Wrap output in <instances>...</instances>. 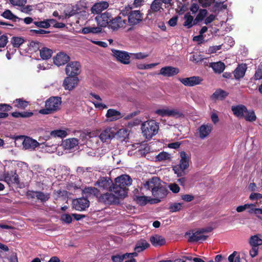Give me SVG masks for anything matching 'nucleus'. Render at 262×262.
I'll return each instance as SVG.
<instances>
[{
	"label": "nucleus",
	"mask_w": 262,
	"mask_h": 262,
	"mask_svg": "<svg viewBox=\"0 0 262 262\" xmlns=\"http://www.w3.org/2000/svg\"><path fill=\"white\" fill-rule=\"evenodd\" d=\"M233 115L238 118H245L246 121L252 122L256 120V117L252 110H248L243 104L232 105L231 108Z\"/></svg>",
	"instance_id": "obj_1"
},
{
	"label": "nucleus",
	"mask_w": 262,
	"mask_h": 262,
	"mask_svg": "<svg viewBox=\"0 0 262 262\" xmlns=\"http://www.w3.org/2000/svg\"><path fill=\"white\" fill-rule=\"evenodd\" d=\"M108 190L109 192L103 194L101 193L99 200L100 202L107 204H117L119 202L120 199L124 198L122 195L123 193H121L123 191H118L113 186L112 188Z\"/></svg>",
	"instance_id": "obj_2"
},
{
	"label": "nucleus",
	"mask_w": 262,
	"mask_h": 262,
	"mask_svg": "<svg viewBox=\"0 0 262 262\" xmlns=\"http://www.w3.org/2000/svg\"><path fill=\"white\" fill-rule=\"evenodd\" d=\"M132 179L130 176L127 174H122L115 179V183L113 186L118 191H123L121 193H123L122 195L125 198L127 194L128 187L132 185Z\"/></svg>",
	"instance_id": "obj_3"
},
{
	"label": "nucleus",
	"mask_w": 262,
	"mask_h": 262,
	"mask_svg": "<svg viewBox=\"0 0 262 262\" xmlns=\"http://www.w3.org/2000/svg\"><path fill=\"white\" fill-rule=\"evenodd\" d=\"M159 124L155 121L151 120L143 122L141 125V130L143 136L149 140L158 133Z\"/></svg>",
	"instance_id": "obj_4"
},
{
	"label": "nucleus",
	"mask_w": 262,
	"mask_h": 262,
	"mask_svg": "<svg viewBox=\"0 0 262 262\" xmlns=\"http://www.w3.org/2000/svg\"><path fill=\"white\" fill-rule=\"evenodd\" d=\"M180 162L178 165L173 167L174 173L178 177H181L186 174V170L189 167L190 162V156L185 151L180 153Z\"/></svg>",
	"instance_id": "obj_5"
},
{
	"label": "nucleus",
	"mask_w": 262,
	"mask_h": 262,
	"mask_svg": "<svg viewBox=\"0 0 262 262\" xmlns=\"http://www.w3.org/2000/svg\"><path fill=\"white\" fill-rule=\"evenodd\" d=\"M61 103V98L52 97L46 102V108L40 110L39 112L41 114H49L58 110Z\"/></svg>",
	"instance_id": "obj_6"
},
{
	"label": "nucleus",
	"mask_w": 262,
	"mask_h": 262,
	"mask_svg": "<svg viewBox=\"0 0 262 262\" xmlns=\"http://www.w3.org/2000/svg\"><path fill=\"white\" fill-rule=\"evenodd\" d=\"M210 229H202L198 230L192 233H187L189 242H198L205 241L208 236L206 233L211 231Z\"/></svg>",
	"instance_id": "obj_7"
},
{
	"label": "nucleus",
	"mask_w": 262,
	"mask_h": 262,
	"mask_svg": "<svg viewBox=\"0 0 262 262\" xmlns=\"http://www.w3.org/2000/svg\"><path fill=\"white\" fill-rule=\"evenodd\" d=\"M81 72V65L78 61L69 62L66 68V73L70 77H77Z\"/></svg>",
	"instance_id": "obj_8"
},
{
	"label": "nucleus",
	"mask_w": 262,
	"mask_h": 262,
	"mask_svg": "<svg viewBox=\"0 0 262 262\" xmlns=\"http://www.w3.org/2000/svg\"><path fill=\"white\" fill-rule=\"evenodd\" d=\"M113 184L111 179L106 177H100L96 181L95 185L100 192V191L107 190L112 188Z\"/></svg>",
	"instance_id": "obj_9"
},
{
	"label": "nucleus",
	"mask_w": 262,
	"mask_h": 262,
	"mask_svg": "<svg viewBox=\"0 0 262 262\" xmlns=\"http://www.w3.org/2000/svg\"><path fill=\"white\" fill-rule=\"evenodd\" d=\"M151 194L153 196L151 204H156L161 202V200L167 195V190L161 184L158 189L154 190Z\"/></svg>",
	"instance_id": "obj_10"
},
{
	"label": "nucleus",
	"mask_w": 262,
	"mask_h": 262,
	"mask_svg": "<svg viewBox=\"0 0 262 262\" xmlns=\"http://www.w3.org/2000/svg\"><path fill=\"white\" fill-rule=\"evenodd\" d=\"M95 19L97 23V27L101 29L102 27H106L109 23L112 22V17L110 13L104 12L97 15Z\"/></svg>",
	"instance_id": "obj_11"
},
{
	"label": "nucleus",
	"mask_w": 262,
	"mask_h": 262,
	"mask_svg": "<svg viewBox=\"0 0 262 262\" xmlns=\"http://www.w3.org/2000/svg\"><path fill=\"white\" fill-rule=\"evenodd\" d=\"M79 81L78 77L68 76L64 78L62 86L66 90L72 91L78 85Z\"/></svg>",
	"instance_id": "obj_12"
},
{
	"label": "nucleus",
	"mask_w": 262,
	"mask_h": 262,
	"mask_svg": "<svg viewBox=\"0 0 262 262\" xmlns=\"http://www.w3.org/2000/svg\"><path fill=\"white\" fill-rule=\"evenodd\" d=\"M39 141L38 142L31 138L26 137L24 139L22 142L23 148L25 149L33 150L36 147H39L40 145H42V142L40 140H39Z\"/></svg>",
	"instance_id": "obj_13"
},
{
	"label": "nucleus",
	"mask_w": 262,
	"mask_h": 262,
	"mask_svg": "<svg viewBox=\"0 0 262 262\" xmlns=\"http://www.w3.org/2000/svg\"><path fill=\"white\" fill-rule=\"evenodd\" d=\"M142 15L139 10L131 11L128 13V22L130 26L138 24L142 21Z\"/></svg>",
	"instance_id": "obj_14"
},
{
	"label": "nucleus",
	"mask_w": 262,
	"mask_h": 262,
	"mask_svg": "<svg viewBox=\"0 0 262 262\" xmlns=\"http://www.w3.org/2000/svg\"><path fill=\"white\" fill-rule=\"evenodd\" d=\"M114 57L120 62L128 64L130 63V56L127 52L120 50H112Z\"/></svg>",
	"instance_id": "obj_15"
},
{
	"label": "nucleus",
	"mask_w": 262,
	"mask_h": 262,
	"mask_svg": "<svg viewBox=\"0 0 262 262\" xmlns=\"http://www.w3.org/2000/svg\"><path fill=\"white\" fill-rule=\"evenodd\" d=\"M73 207L78 211H83L90 205L89 201L84 198L74 200L72 202Z\"/></svg>",
	"instance_id": "obj_16"
},
{
	"label": "nucleus",
	"mask_w": 262,
	"mask_h": 262,
	"mask_svg": "<svg viewBox=\"0 0 262 262\" xmlns=\"http://www.w3.org/2000/svg\"><path fill=\"white\" fill-rule=\"evenodd\" d=\"M161 184H162L159 178L158 177H154L144 183L143 187L144 189L149 190L151 192H152L154 190L158 189V187H160Z\"/></svg>",
	"instance_id": "obj_17"
},
{
	"label": "nucleus",
	"mask_w": 262,
	"mask_h": 262,
	"mask_svg": "<svg viewBox=\"0 0 262 262\" xmlns=\"http://www.w3.org/2000/svg\"><path fill=\"white\" fill-rule=\"evenodd\" d=\"M34 47L39 49L40 56L43 60H47L50 58L52 55L53 51L51 49L42 47L41 44L39 42L34 43Z\"/></svg>",
	"instance_id": "obj_18"
},
{
	"label": "nucleus",
	"mask_w": 262,
	"mask_h": 262,
	"mask_svg": "<svg viewBox=\"0 0 262 262\" xmlns=\"http://www.w3.org/2000/svg\"><path fill=\"white\" fill-rule=\"evenodd\" d=\"M179 80L185 86H193L200 84L203 79L199 76H192L188 78H180Z\"/></svg>",
	"instance_id": "obj_19"
},
{
	"label": "nucleus",
	"mask_w": 262,
	"mask_h": 262,
	"mask_svg": "<svg viewBox=\"0 0 262 262\" xmlns=\"http://www.w3.org/2000/svg\"><path fill=\"white\" fill-rule=\"evenodd\" d=\"M179 72L180 70L177 68L171 66H166L160 69L159 74L164 77H170L177 75Z\"/></svg>",
	"instance_id": "obj_20"
},
{
	"label": "nucleus",
	"mask_w": 262,
	"mask_h": 262,
	"mask_svg": "<svg viewBox=\"0 0 262 262\" xmlns=\"http://www.w3.org/2000/svg\"><path fill=\"white\" fill-rule=\"evenodd\" d=\"M123 115L119 111L114 108L107 110L105 114L107 120L109 122L115 121L123 117Z\"/></svg>",
	"instance_id": "obj_21"
},
{
	"label": "nucleus",
	"mask_w": 262,
	"mask_h": 262,
	"mask_svg": "<svg viewBox=\"0 0 262 262\" xmlns=\"http://www.w3.org/2000/svg\"><path fill=\"white\" fill-rule=\"evenodd\" d=\"M0 181H4L8 184L12 183H18V175L13 171L8 172L4 173L3 177L0 178Z\"/></svg>",
	"instance_id": "obj_22"
},
{
	"label": "nucleus",
	"mask_w": 262,
	"mask_h": 262,
	"mask_svg": "<svg viewBox=\"0 0 262 262\" xmlns=\"http://www.w3.org/2000/svg\"><path fill=\"white\" fill-rule=\"evenodd\" d=\"M212 130V125L210 124H203L198 129L199 138L204 139L207 138Z\"/></svg>",
	"instance_id": "obj_23"
},
{
	"label": "nucleus",
	"mask_w": 262,
	"mask_h": 262,
	"mask_svg": "<svg viewBox=\"0 0 262 262\" xmlns=\"http://www.w3.org/2000/svg\"><path fill=\"white\" fill-rule=\"evenodd\" d=\"M109 6L108 3L106 1H100L95 3L91 8V11L92 14H99L102 11L106 9Z\"/></svg>",
	"instance_id": "obj_24"
},
{
	"label": "nucleus",
	"mask_w": 262,
	"mask_h": 262,
	"mask_svg": "<svg viewBox=\"0 0 262 262\" xmlns=\"http://www.w3.org/2000/svg\"><path fill=\"white\" fill-rule=\"evenodd\" d=\"M115 136V132L114 129L108 127L101 132L99 138L102 142H107L109 140L113 139Z\"/></svg>",
	"instance_id": "obj_25"
},
{
	"label": "nucleus",
	"mask_w": 262,
	"mask_h": 262,
	"mask_svg": "<svg viewBox=\"0 0 262 262\" xmlns=\"http://www.w3.org/2000/svg\"><path fill=\"white\" fill-rule=\"evenodd\" d=\"M70 59L69 56L66 53L60 52L53 58L55 64L60 66L66 63Z\"/></svg>",
	"instance_id": "obj_26"
},
{
	"label": "nucleus",
	"mask_w": 262,
	"mask_h": 262,
	"mask_svg": "<svg viewBox=\"0 0 262 262\" xmlns=\"http://www.w3.org/2000/svg\"><path fill=\"white\" fill-rule=\"evenodd\" d=\"M126 24V20L123 19L121 17L118 16L114 19H112L111 28L113 30H117L119 28H125Z\"/></svg>",
	"instance_id": "obj_27"
},
{
	"label": "nucleus",
	"mask_w": 262,
	"mask_h": 262,
	"mask_svg": "<svg viewBox=\"0 0 262 262\" xmlns=\"http://www.w3.org/2000/svg\"><path fill=\"white\" fill-rule=\"evenodd\" d=\"M86 7V3L84 1L81 0L72 6V10L70 12L69 15L72 16L76 13L83 11Z\"/></svg>",
	"instance_id": "obj_28"
},
{
	"label": "nucleus",
	"mask_w": 262,
	"mask_h": 262,
	"mask_svg": "<svg viewBox=\"0 0 262 262\" xmlns=\"http://www.w3.org/2000/svg\"><path fill=\"white\" fill-rule=\"evenodd\" d=\"M83 192L88 197L95 196L98 199V201L99 200V196L101 194V193L97 187H86L84 189Z\"/></svg>",
	"instance_id": "obj_29"
},
{
	"label": "nucleus",
	"mask_w": 262,
	"mask_h": 262,
	"mask_svg": "<svg viewBox=\"0 0 262 262\" xmlns=\"http://www.w3.org/2000/svg\"><path fill=\"white\" fill-rule=\"evenodd\" d=\"M149 247V244L144 239H140L136 244L135 251L137 253L142 252Z\"/></svg>",
	"instance_id": "obj_30"
},
{
	"label": "nucleus",
	"mask_w": 262,
	"mask_h": 262,
	"mask_svg": "<svg viewBox=\"0 0 262 262\" xmlns=\"http://www.w3.org/2000/svg\"><path fill=\"white\" fill-rule=\"evenodd\" d=\"M247 70L246 64H239L234 70V75L235 79H238L243 77Z\"/></svg>",
	"instance_id": "obj_31"
},
{
	"label": "nucleus",
	"mask_w": 262,
	"mask_h": 262,
	"mask_svg": "<svg viewBox=\"0 0 262 262\" xmlns=\"http://www.w3.org/2000/svg\"><path fill=\"white\" fill-rule=\"evenodd\" d=\"M137 254L136 252L133 253H126L123 255L117 254L115 255H113L111 257V259L113 262H122L124 259H126L127 258H129L130 257L133 256H137Z\"/></svg>",
	"instance_id": "obj_32"
},
{
	"label": "nucleus",
	"mask_w": 262,
	"mask_h": 262,
	"mask_svg": "<svg viewBox=\"0 0 262 262\" xmlns=\"http://www.w3.org/2000/svg\"><path fill=\"white\" fill-rule=\"evenodd\" d=\"M150 242L155 247L161 246L165 244V239L161 236L157 234L150 236Z\"/></svg>",
	"instance_id": "obj_33"
},
{
	"label": "nucleus",
	"mask_w": 262,
	"mask_h": 262,
	"mask_svg": "<svg viewBox=\"0 0 262 262\" xmlns=\"http://www.w3.org/2000/svg\"><path fill=\"white\" fill-rule=\"evenodd\" d=\"M78 144V141L76 138L66 139L62 142V145L66 149H71Z\"/></svg>",
	"instance_id": "obj_34"
},
{
	"label": "nucleus",
	"mask_w": 262,
	"mask_h": 262,
	"mask_svg": "<svg viewBox=\"0 0 262 262\" xmlns=\"http://www.w3.org/2000/svg\"><path fill=\"white\" fill-rule=\"evenodd\" d=\"M209 67L215 73L219 74L222 73L225 68V64L221 61L210 63Z\"/></svg>",
	"instance_id": "obj_35"
},
{
	"label": "nucleus",
	"mask_w": 262,
	"mask_h": 262,
	"mask_svg": "<svg viewBox=\"0 0 262 262\" xmlns=\"http://www.w3.org/2000/svg\"><path fill=\"white\" fill-rule=\"evenodd\" d=\"M39 148L42 151L52 153L54 152L56 149V145L50 144L48 142H42V145H39Z\"/></svg>",
	"instance_id": "obj_36"
},
{
	"label": "nucleus",
	"mask_w": 262,
	"mask_h": 262,
	"mask_svg": "<svg viewBox=\"0 0 262 262\" xmlns=\"http://www.w3.org/2000/svg\"><path fill=\"white\" fill-rule=\"evenodd\" d=\"M249 242L251 246H257V247H258L259 246L262 245L261 235L257 234L251 236Z\"/></svg>",
	"instance_id": "obj_37"
},
{
	"label": "nucleus",
	"mask_w": 262,
	"mask_h": 262,
	"mask_svg": "<svg viewBox=\"0 0 262 262\" xmlns=\"http://www.w3.org/2000/svg\"><path fill=\"white\" fill-rule=\"evenodd\" d=\"M102 29L100 27H86L83 28L81 31H79L80 33H81L84 34H88V33H98L101 32Z\"/></svg>",
	"instance_id": "obj_38"
},
{
	"label": "nucleus",
	"mask_w": 262,
	"mask_h": 262,
	"mask_svg": "<svg viewBox=\"0 0 262 262\" xmlns=\"http://www.w3.org/2000/svg\"><path fill=\"white\" fill-rule=\"evenodd\" d=\"M68 129H57L54 130L50 133V135L54 137L64 138L68 135Z\"/></svg>",
	"instance_id": "obj_39"
},
{
	"label": "nucleus",
	"mask_w": 262,
	"mask_h": 262,
	"mask_svg": "<svg viewBox=\"0 0 262 262\" xmlns=\"http://www.w3.org/2000/svg\"><path fill=\"white\" fill-rule=\"evenodd\" d=\"M151 200L152 198L151 197L145 195L137 196L136 197L137 202L141 205H145L147 203L151 204Z\"/></svg>",
	"instance_id": "obj_40"
},
{
	"label": "nucleus",
	"mask_w": 262,
	"mask_h": 262,
	"mask_svg": "<svg viewBox=\"0 0 262 262\" xmlns=\"http://www.w3.org/2000/svg\"><path fill=\"white\" fill-rule=\"evenodd\" d=\"M162 5V0H155L151 5L150 9L154 12L160 11L161 9H163Z\"/></svg>",
	"instance_id": "obj_41"
},
{
	"label": "nucleus",
	"mask_w": 262,
	"mask_h": 262,
	"mask_svg": "<svg viewBox=\"0 0 262 262\" xmlns=\"http://www.w3.org/2000/svg\"><path fill=\"white\" fill-rule=\"evenodd\" d=\"M91 169L90 167H78L76 171L79 175L86 177L90 176Z\"/></svg>",
	"instance_id": "obj_42"
},
{
	"label": "nucleus",
	"mask_w": 262,
	"mask_h": 262,
	"mask_svg": "<svg viewBox=\"0 0 262 262\" xmlns=\"http://www.w3.org/2000/svg\"><path fill=\"white\" fill-rule=\"evenodd\" d=\"M228 93L221 89L217 90L212 95V97L215 99H223L225 98Z\"/></svg>",
	"instance_id": "obj_43"
},
{
	"label": "nucleus",
	"mask_w": 262,
	"mask_h": 262,
	"mask_svg": "<svg viewBox=\"0 0 262 262\" xmlns=\"http://www.w3.org/2000/svg\"><path fill=\"white\" fill-rule=\"evenodd\" d=\"M184 19L185 21L184 23V26L187 27L188 28H191L193 26V17L189 13H187L184 16Z\"/></svg>",
	"instance_id": "obj_44"
},
{
	"label": "nucleus",
	"mask_w": 262,
	"mask_h": 262,
	"mask_svg": "<svg viewBox=\"0 0 262 262\" xmlns=\"http://www.w3.org/2000/svg\"><path fill=\"white\" fill-rule=\"evenodd\" d=\"M169 109L168 107H164L156 110L155 113L161 117H168Z\"/></svg>",
	"instance_id": "obj_45"
},
{
	"label": "nucleus",
	"mask_w": 262,
	"mask_h": 262,
	"mask_svg": "<svg viewBox=\"0 0 262 262\" xmlns=\"http://www.w3.org/2000/svg\"><path fill=\"white\" fill-rule=\"evenodd\" d=\"M15 102V106L21 109L26 108L28 105V102L23 99H17Z\"/></svg>",
	"instance_id": "obj_46"
},
{
	"label": "nucleus",
	"mask_w": 262,
	"mask_h": 262,
	"mask_svg": "<svg viewBox=\"0 0 262 262\" xmlns=\"http://www.w3.org/2000/svg\"><path fill=\"white\" fill-rule=\"evenodd\" d=\"M38 200H40L42 202L47 201L49 199V194L48 193H44L41 192H35L34 194Z\"/></svg>",
	"instance_id": "obj_47"
},
{
	"label": "nucleus",
	"mask_w": 262,
	"mask_h": 262,
	"mask_svg": "<svg viewBox=\"0 0 262 262\" xmlns=\"http://www.w3.org/2000/svg\"><path fill=\"white\" fill-rule=\"evenodd\" d=\"M115 135L124 140L128 136V130L126 128L120 129L117 133H115Z\"/></svg>",
	"instance_id": "obj_48"
},
{
	"label": "nucleus",
	"mask_w": 262,
	"mask_h": 262,
	"mask_svg": "<svg viewBox=\"0 0 262 262\" xmlns=\"http://www.w3.org/2000/svg\"><path fill=\"white\" fill-rule=\"evenodd\" d=\"M33 9L34 6L32 5H25V4H24L20 7V11L28 15L31 14V12Z\"/></svg>",
	"instance_id": "obj_49"
},
{
	"label": "nucleus",
	"mask_w": 262,
	"mask_h": 262,
	"mask_svg": "<svg viewBox=\"0 0 262 262\" xmlns=\"http://www.w3.org/2000/svg\"><path fill=\"white\" fill-rule=\"evenodd\" d=\"M183 203H175L170 205L169 210L170 212H174L181 210L183 207Z\"/></svg>",
	"instance_id": "obj_50"
},
{
	"label": "nucleus",
	"mask_w": 262,
	"mask_h": 262,
	"mask_svg": "<svg viewBox=\"0 0 262 262\" xmlns=\"http://www.w3.org/2000/svg\"><path fill=\"white\" fill-rule=\"evenodd\" d=\"M24 42V39L20 37H13L12 38L11 42L14 47H19Z\"/></svg>",
	"instance_id": "obj_51"
},
{
	"label": "nucleus",
	"mask_w": 262,
	"mask_h": 262,
	"mask_svg": "<svg viewBox=\"0 0 262 262\" xmlns=\"http://www.w3.org/2000/svg\"><path fill=\"white\" fill-rule=\"evenodd\" d=\"M207 14V10L205 9H201L199 11V14L194 19V22L197 23L202 20Z\"/></svg>",
	"instance_id": "obj_52"
},
{
	"label": "nucleus",
	"mask_w": 262,
	"mask_h": 262,
	"mask_svg": "<svg viewBox=\"0 0 262 262\" xmlns=\"http://www.w3.org/2000/svg\"><path fill=\"white\" fill-rule=\"evenodd\" d=\"M182 115V113L179 110L169 107L168 117L178 118L181 117Z\"/></svg>",
	"instance_id": "obj_53"
},
{
	"label": "nucleus",
	"mask_w": 262,
	"mask_h": 262,
	"mask_svg": "<svg viewBox=\"0 0 262 262\" xmlns=\"http://www.w3.org/2000/svg\"><path fill=\"white\" fill-rule=\"evenodd\" d=\"M2 16L7 19H11V20H15L16 19L19 18L17 17V16H15L10 10H6L2 14Z\"/></svg>",
	"instance_id": "obj_54"
},
{
	"label": "nucleus",
	"mask_w": 262,
	"mask_h": 262,
	"mask_svg": "<svg viewBox=\"0 0 262 262\" xmlns=\"http://www.w3.org/2000/svg\"><path fill=\"white\" fill-rule=\"evenodd\" d=\"M132 57L136 59H143L148 56V54L146 53L138 52L130 54Z\"/></svg>",
	"instance_id": "obj_55"
},
{
	"label": "nucleus",
	"mask_w": 262,
	"mask_h": 262,
	"mask_svg": "<svg viewBox=\"0 0 262 262\" xmlns=\"http://www.w3.org/2000/svg\"><path fill=\"white\" fill-rule=\"evenodd\" d=\"M34 24L36 26L39 28L47 29L50 27V25L47 21L46 19L42 21H34Z\"/></svg>",
	"instance_id": "obj_56"
},
{
	"label": "nucleus",
	"mask_w": 262,
	"mask_h": 262,
	"mask_svg": "<svg viewBox=\"0 0 262 262\" xmlns=\"http://www.w3.org/2000/svg\"><path fill=\"white\" fill-rule=\"evenodd\" d=\"M157 161H163L170 158V155L166 152H161L156 156Z\"/></svg>",
	"instance_id": "obj_57"
},
{
	"label": "nucleus",
	"mask_w": 262,
	"mask_h": 262,
	"mask_svg": "<svg viewBox=\"0 0 262 262\" xmlns=\"http://www.w3.org/2000/svg\"><path fill=\"white\" fill-rule=\"evenodd\" d=\"M229 262H240V257L237 252L234 251L228 257Z\"/></svg>",
	"instance_id": "obj_58"
},
{
	"label": "nucleus",
	"mask_w": 262,
	"mask_h": 262,
	"mask_svg": "<svg viewBox=\"0 0 262 262\" xmlns=\"http://www.w3.org/2000/svg\"><path fill=\"white\" fill-rule=\"evenodd\" d=\"M8 42V37L5 34H1L0 33V47L3 48L6 46Z\"/></svg>",
	"instance_id": "obj_59"
},
{
	"label": "nucleus",
	"mask_w": 262,
	"mask_h": 262,
	"mask_svg": "<svg viewBox=\"0 0 262 262\" xmlns=\"http://www.w3.org/2000/svg\"><path fill=\"white\" fill-rule=\"evenodd\" d=\"M168 188L172 192L175 193H178L180 190L179 186L176 183L169 184Z\"/></svg>",
	"instance_id": "obj_60"
},
{
	"label": "nucleus",
	"mask_w": 262,
	"mask_h": 262,
	"mask_svg": "<svg viewBox=\"0 0 262 262\" xmlns=\"http://www.w3.org/2000/svg\"><path fill=\"white\" fill-rule=\"evenodd\" d=\"M9 1L12 5L19 7L27 3V0H9Z\"/></svg>",
	"instance_id": "obj_61"
},
{
	"label": "nucleus",
	"mask_w": 262,
	"mask_h": 262,
	"mask_svg": "<svg viewBox=\"0 0 262 262\" xmlns=\"http://www.w3.org/2000/svg\"><path fill=\"white\" fill-rule=\"evenodd\" d=\"M93 103L94 104L95 107L97 108L103 110L107 108V106L106 104L101 102L100 101H93Z\"/></svg>",
	"instance_id": "obj_62"
},
{
	"label": "nucleus",
	"mask_w": 262,
	"mask_h": 262,
	"mask_svg": "<svg viewBox=\"0 0 262 262\" xmlns=\"http://www.w3.org/2000/svg\"><path fill=\"white\" fill-rule=\"evenodd\" d=\"M249 199L251 200H257L262 199V194L259 193H252L250 196Z\"/></svg>",
	"instance_id": "obj_63"
},
{
	"label": "nucleus",
	"mask_w": 262,
	"mask_h": 262,
	"mask_svg": "<svg viewBox=\"0 0 262 262\" xmlns=\"http://www.w3.org/2000/svg\"><path fill=\"white\" fill-rule=\"evenodd\" d=\"M254 78L256 80L262 79V68H258L257 70L255 73Z\"/></svg>",
	"instance_id": "obj_64"
}]
</instances>
